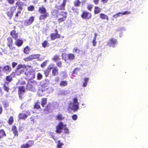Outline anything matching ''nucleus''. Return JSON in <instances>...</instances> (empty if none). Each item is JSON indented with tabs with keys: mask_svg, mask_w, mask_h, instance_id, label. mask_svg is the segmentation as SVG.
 <instances>
[{
	"mask_svg": "<svg viewBox=\"0 0 148 148\" xmlns=\"http://www.w3.org/2000/svg\"><path fill=\"white\" fill-rule=\"evenodd\" d=\"M26 72H25V74L26 75L27 78V79H34L35 77V73L34 71L32 69L26 68Z\"/></svg>",
	"mask_w": 148,
	"mask_h": 148,
	"instance_id": "nucleus-1",
	"label": "nucleus"
},
{
	"mask_svg": "<svg viewBox=\"0 0 148 148\" xmlns=\"http://www.w3.org/2000/svg\"><path fill=\"white\" fill-rule=\"evenodd\" d=\"M66 125L64 124L62 122H60L56 126V132L58 134H60L62 132L64 127H66Z\"/></svg>",
	"mask_w": 148,
	"mask_h": 148,
	"instance_id": "nucleus-2",
	"label": "nucleus"
},
{
	"mask_svg": "<svg viewBox=\"0 0 148 148\" xmlns=\"http://www.w3.org/2000/svg\"><path fill=\"white\" fill-rule=\"evenodd\" d=\"M81 16L82 19L86 20L90 19L92 17V15L91 13L84 10L82 12Z\"/></svg>",
	"mask_w": 148,
	"mask_h": 148,
	"instance_id": "nucleus-3",
	"label": "nucleus"
},
{
	"mask_svg": "<svg viewBox=\"0 0 148 148\" xmlns=\"http://www.w3.org/2000/svg\"><path fill=\"white\" fill-rule=\"evenodd\" d=\"M30 114L29 110L23 111L22 112L19 113L18 117L19 119H25Z\"/></svg>",
	"mask_w": 148,
	"mask_h": 148,
	"instance_id": "nucleus-4",
	"label": "nucleus"
},
{
	"mask_svg": "<svg viewBox=\"0 0 148 148\" xmlns=\"http://www.w3.org/2000/svg\"><path fill=\"white\" fill-rule=\"evenodd\" d=\"M118 43L117 39L114 38H111L109 39L107 42V45L110 47H114L115 45Z\"/></svg>",
	"mask_w": 148,
	"mask_h": 148,
	"instance_id": "nucleus-5",
	"label": "nucleus"
},
{
	"mask_svg": "<svg viewBox=\"0 0 148 148\" xmlns=\"http://www.w3.org/2000/svg\"><path fill=\"white\" fill-rule=\"evenodd\" d=\"M26 66L25 65H23L21 64H18L17 66L16 69L15 70V72L16 73V75L17 76L20 75L22 73L24 72V69H21L24 68H25Z\"/></svg>",
	"mask_w": 148,
	"mask_h": 148,
	"instance_id": "nucleus-6",
	"label": "nucleus"
},
{
	"mask_svg": "<svg viewBox=\"0 0 148 148\" xmlns=\"http://www.w3.org/2000/svg\"><path fill=\"white\" fill-rule=\"evenodd\" d=\"M73 104L71 109L74 112L77 111L79 108V103L78 102L77 99V98H74L73 100Z\"/></svg>",
	"mask_w": 148,
	"mask_h": 148,
	"instance_id": "nucleus-7",
	"label": "nucleus"
},
{
	"mask_svg": "<svg viewBox=\"0 0 148 148\" xmlns=\"http://www.w3.org/2000/svg\"><path fill=\"white\" fill-rule=\"evenodd\" d=\"M54 31L55 33H51L50 34L51 39L52 40H54L56 39H59L61 37L60 34L58 33V31L57 29H55Z\"/></svg>",
	"mask_w": 148,
	"mask_h": 148,
	"instance_id": "nucleus-8",
	"label": "nucleus"
},
{
	"mask_svg": "<svg viewBox=\"0 0 148 148\" xmlns=\"http://www.w3.org/2000/svg\"><path fill=\"white\" fill-rule=\"evenodd\" d=\"M7 46L9 47L11 50H13L15 49L14 47L13 46V40L11 37H8L7 38Z\"/></svg>",
	"mask_w": 148,
	"mask_h": 148,
	"instance_id": "nucleus-9",
	"label": "nucleus"
},
{
	"mask_svg": "<svg viewBox=\"0 0 148 148\" xmlns=\"http://www.w3.org/2000/svg\"><path fill=\"white\" fill-rule=\"evenodd\" d=\"M67 12H66L62 11L60 15L63 17L59 18L58 21L59 23H61L65 21L67 18Z\"/></svg>",
	"mask_w": 148,
	"mask_h": 148,
	"instance_id": "nucleus-10",
	"label": "nucleus"
},
{
	"mask_svg": "<svg viewBox=\"0 0 148 148\" xmlns=\"http://www.w3.org/2000/svg\"><path fill=\"white\" fill-rule=\"evenodd\" d=\"M48 84L47 82L44 83L41 85V90L42 92H44L46 91H47L48 93L50 92V91L49 90V88L48 87Z\"/></svg>",
	"mask_w": 148,
	"mask_h": 148,
	"instance_id": "nucleus-11",
	"label": "nucleus"
},
{
	"mask_svg": "<svg viewBox=\"0 0 148 148\" xmlns=\"http://www.w3.org/2000/svg\"><path fill=\"white\" fill-rule=\"evenodd\" d=\"M45 107V108L43 109V111L47 113H49L51 110L52 103L51 102H49Z\"/></svg>",
	"mask_w": 148,
	"mask_h": 148,
	"instance_id": "nucleus-12",
	"label": "nucleus"
},
{
	"mask_svg": "<svg viewBox=\"0 0 148 148\" xmlns=\"http://www.w3.org/2000/svg\"><path fill=\"white\" fill-rule=\"evenodd\" d=\"M16 10V8L15 6H13L11 7L10 10L7 13L8 16L10 17V18H11L13 16V13Z\"/></svg>",
	"mask_w": 148,
	"mask_h": 148,
	"instance_id": "nucleus-13",
	"label": "nucleus"
},
{
	"mask_svg": "<svg viewBox=\"0 0 148 148\" xmlns=\"http://www.w3.org/2000/svg\"><path fill=\"white\" fill-rule=\"evenodd\" d=\"M34 20V17L32 16L30 17L29 19L25 21L24 22V25L25 26H28L31 24Z\"/></svg>",
	"mask_w": 148,
	"mask_h": 148,
	"instance_id": "nucleus-14",
	"label": "nucleus"
},
{
	"mask_svg": "<svg viewBox=\"0 0 148 148\" xmlns=\"http://www.w3.org/2000/svg\"><path fill=\"white\" fill-rule=\"evenodd\" d=\"M18 93L19 97L22 99V93H24L25 91V89L24 86H19L18 87Z\"/></svg>",
	"mask_w": 148,
	"mask_h": 148,
	"instance_id": "nucleus-15",
	"label": "nucleus"
},
{
	"mask_svg": "<svg viewBox=\"0 0 148 148\" xmlns=\"http://www.w3.org/2000/svg\"><path fill=\"white\" fill-rule=\"evenodd\" d=\"M53 64L49 65V66L46 69L44 70V73L46 77L48 76L49 73L53 67Z\"/></svg>",
	"mask_w": 148,
	"mask_h": 148,
	"instance_id": "nucleus-16",
	"label": "nucleus"
},
{
	"mask_svg": "<svg viewBox=\"0 0 148 148\" xmlns=\"http://www.w3.org/2000/svg\"><path fill=\"white\" fill-rule=\"evenodd\" d=\"M10 35L15 40L17 39L18 38V33L14 30L11 31L10 33Z\"/></svg>",
	"mask_w": 148,
	"mask_h": 148,
	"instance_id": "nucleus-17",
	"label": "nucleus"
},
{
	"mask_svg": "<svg viewBox=\"0 0 148 148\" xmlns=\"http://www.w3.org/2000/svg\"><path fill=\"white\" fill-rule=\"evenodd\" d=\"M16 6H15L16 8H18V9L21 10L23 9V3L20 1H17L15 3Z\"/></svg>",
	"mask_w": 148,
	"mask_h": 148,
	"instance_id": "nucleus-18",
	"label": "nucleus"
},
{
	"mask_svg": "<svg viewBox=\"0 0 148 148\" xmlns=\"http://www.w3.org/2000/svg\"><path fill=\"white\" fill-rule=\"evenodd\" d=\"M52 69V75L53 76H56L58 75L59 74V70L58 68L56 67H55L54 68L53 67Z\"/></svg>",
	"mask_w": 148,
	"mask_h": 148,
	"instance_id": "nucleus-19",
	"label": "nucleus"
},
{
	"mask_svg": "<svg viewBox=\"0 0 148 148\" xmlns=\"http://www.w3.org/2000/svg\"><path fill=\"white\" fill-rule=\"evenodd\" d=\"M49 16V14L48 12L41 14L39 16V19L40 21L45 20L46 18Z\"/></svg>",
	"mask_w": 148,
	"mask_h": 148,
	"instance_id": "nucleus-20",
	"label": "nucleus"
},
{
	"mask_svg": "<svg viewBox=\"0 0 148 148\" xmlns=\"http://www.w3.org/2000/svg\"><path fill=\"white\" fill-rule=\"evenodd\" d=\"M3 71L5 72L9 73L12 71V68L8 65H6L3 66Z\"/></svg>",
	"mask_w": 148,
	"mask_h": 148,
	"instance_id": "nucleus-21",
	"label": "nucleus"
},
{
	"mask_svg": "<svg viewBox=\"0 0 148 148\" xmlns=\"http://www.w3.org/2000/svg\"><path fill=\"white\" fill-rule=\"evenodd\" d=\"M38 12L40 13L41 14H45V13H46L47 12L45 8L43 6L39 8Z\"/></svg>",
	"mask_w": 148,
	"mask_h": 148,
	"instance_id": "nucleus-22",
	"label": "nucleus"
},
{
	"mask_svg": "<svg viewBox=\"0 0 148 148\" xmlns=\"http://www.w3.org/2000/svg\"><path fill=\"white\" fill-rule=\"evenodd\" d=\"M15 42V44L18 47L21 46L23 43V41L22 40L17 39Z\"/></svg>",
	"mask_w": 148,
	"mask_h": 148,
	"instance_id": "nucleus-23",
	"label": "nucleus"
},
{
	"mask_svg": "<svg viewBox=\"0 0 148 148\" xmlns=\"http://www.w3.org/2000/svg\"><path fill=\"white\" fill-rule=\"evenodd\" d=\"M12 130L14 134V136H18V132L17 131L16 127L15 126H13L12 127Z\"/></svg>",
	"mask_w": 148,
	"mask_h": 148,
	"instance_id": "nucleus-24",
	"label": "nucleus"
},
{
	"mask_svg": "<svg viewBox=\"0 0 148 148\" xmlns=\"http://www.w3.org/2000/svg\"><path fill=\"white\" fill-rule=\"evenodd\" d=\"M47 98H43L41 99V105L42 107H44L45 106V105L47 103Z\"/></svg>",
	"mask_w": 148,
	"mask_h": 148,
	"instance_id": "nucleus-25",
	"label": "nucleus"
},
{
	"mask_svg": "<svg viewBox=\"0 0 148 148\" xmlns=\"http://www.w3.org/2000/svg\"><path fill=\"white\" fill-rule=\"evenodd\" d=\"M28 148L32 147L34 145V142L33 140H29L28 142L26 143Z\"/></svg>",
	"mask_w": 148,
	"mask_h": 148,
	"instance_id": "nucleus-26",
	"label": "nucleus"
},
{
	"mask_svg": "<svg viewBox=\"0 0 148 148\" xmlns=\"http://www.w3.org/2000/svg\"><path fill=\"white\" fill-rule=\"evenodd\" d=\"M101 11V9L98 6H95L94 7V12L95 14H97L100 12Z\"/></svg>",
	"mask_w": 148,
	"mask_h": 148,
	"instance_id": "nucleus-27",
	"label": "nucleus"
},
{
	"mask_svg": "<svg viewBox=\"0 0 148 148\" xmlns=\"http://www.w3.org/2000/svg\"><path fill=\"white\" fill-rule=\"evenodd\" d=\"M34 85L29 83H28L26 85V89L29 90H32L34 88Z\"/></svg>",
	"mask_w": 148,
	"mask_h": 148,
	"instance_id": "nucleus-28",
	"label": "nucleus"
},
{
	"mask_svg": "<svg viewBox=\"0 0 148 148\" xmlns=\"http://www.w3.org/2000/svg\"><path fill=\"white\" fill-rule=\"evenodd\" d=\"M100 18L102 19H106L107 20H108L109 19V17L108 16L104 14L101 13L99 14Z\"/></svg>",
	"mask_w": 148,
	"mask_h": 148,
	"instance_id": "nucleus-29",
	"label": "nucleus"
},
{
	"mask_svg": "<svg viewBox=\"0 0 148 148\" xmlns=\"http://www.w3.org/2000/svg\"><path fill=\"white\" fill-rule=\"evenodd\" d=\"M6 136L5 131L3 129L0 130V139Z\"/></svg>",
	"mask_w": 148,
	"mask_h": 148,
	"instance_id": "nucleus-30",
	"label": "nucleus"
},
{
	"mask_svg": "<svg viewBox=\"0 0 148 148\" xmlns=\"http://www.w3.org/2000/svg\"><path fill=\"white\" fill-rule=\"evenodd\" d=\"M30 51V48L29 46H26L24 49V53L27 54H29V53Z\"/></svg>",
	"mask_w": 148,
	"mask_h": 148,
	"instance_id": "nucleus-31",
	"label": "nucleus"
},
{
	"mask_svg": "<svg viewBox=\"0 0 148 148\" xmlns=\"http://www.w3.org/2000/svg\"><path fill=\"white\" fill-rule=\"evenodd\" d=\"M32 60L38 58L40 56L39 54H34L30 55Z\"/></svg>",
	"mask_w": 148,
	"mask_h": 148,
	"instance_id": "nucleus-32",
	"label": "nucleus"
},
{
	"mask_svg": "<svg viewBox=\"0 0 148 148\" xmlns=\"http://www.w3.org/2000/svg\"><path fill=\"white\" fill-rule=\"evenodd\" d=\"M68 84V82L66 81H62L60 84L59 85L61 87H65Z\"/></svg>",
	"mask_w": 148,
	"mask_h": 148,
	"instance_id": "nucleus-33",
	"label": "nucleus"
},
{
	"mask_svg": "<svg viewBox=\"0 0 148 148\" xmlns=\"http://www.w3.org/2000/svg\"><path fill=\"white\" fill-rule=\"evenodd\" d=\"M60 59V56L58 55H55L52 58V60L54 62H57Z\"/></svg>",
	"mask_w": 148,
	"mask_h": 148,
	"instance_id": "nucleus-34",
	"label": "nucleus"
},
{
	"mask_svg": "<svg viewBox=\"0 0 148 148\" xmlns=\"http://www.w3.org/2000/svg\"><path fill=\"white\" fill-rule=\"evenodd\" d=\"M40 102L38 101H37L34 103V108L37 109H39L40 108V106L39 105Z\"/></svg>",
	"mask_w": 148,
	"mask_h": 148,
	"instance_id": "nucleus-35",
	"label": "nucleus"
},
{
	"mask_svg": "<svg viewBox=\"0 0 148 148\" xmlns=\"http://www.w3.org/2000/svg\"><path fill=\"white\" fill-rule=\"evenodd\" d=\"M28 83H29L30 84H32L35 86L37 84V82L35 80H33V79H28Z\"/></svg>",
	"mask_w": 148,
	"mask_h": 148,
	"instance_id": "nucleus-36",
	"label": "nucleus"
},
{
	"mask_svg": "<svg viewBox=\"0 0 148 148\" xmlns=\"http://www.w3.org/2000/svg\"><path fill=\"white\" fill-rule=\"evenodd\" d=\"M69 60H73L75 59V56L74 54L72 53H69L67 54Z\"/></svg>",
	"mask_w": 148,
	"mask_h": 148,
	"instance_id": "nucleus-37",
	"label": "nucleus"
},
{
	"mask_svg": "<svg viewBox=\"0 0 148 148\" xmlns=\"http://www.w3.org/2000/svg\"><path fill=\"white\" fill-rule=\"evenodd\" d=\"M49 43L47 40H45L42 43V46L45 48H46L47 47L49 46Z\"/></svg>",
	"mask_w": 148,
	"mask_h": 148,
	"instance_id": "nucleus-38",
	"label": "nucleus"
},
{
	"mask_svg": "<svg viewBox=\"0 0 148 148\" xmlns=\"http://www.w3.org/2000/svg\"><path fill=\"white\" fill-rule=\"evenodd\" d=\"M73 3L75 6L78 7L80 5L81 2L79 0H76V1L74 2Z\"/></svg>",
	"mask_w": 148,
	"mask_h": 148,
	"instance_id": "nucleus-39",
	"label": "nucleus"
},
{
	"mask_svg": "<svg viewBox=\"0 0 148 148\" xmlns=\"http://www.w3.org/2000/svg\"><path fill=\"white\" fill-rule=\"evenodd\" d=\"M14 122V118L13 116H10L8 121V123L10 125L12 124Z\"/></svg>",
	"mask_w": 148,
	"mask_h": 148,
	"instance_id": "nucleus-40",
	"label": "nucleus"
},
{
	"mask_svg": "<svg viewBox=\"0 0 148 148\" xmlns=\"http://www.w3.org/2000/svg\"><path fill=\"white\" fill-rule=\"evenodd\" d=\"M84 80V82L83 83V87H86V86L88 82L89 78L88 77H85Z\"/></svg>",
	"mask_w": 148,
	"mask_h": 148,
	"instance_id": "nucleus-41",
	"label": "nucleus"
},
{
	"mask_svg": "<svg viewBox=\"0 0 148 148\" xmlns=\"http://www.w3.org/2000/svg\"><path fill=\"white\" fill-rule=\"evenodd\" d=\"M64 119V117L62 116V115L61 114H58L56 116V119L58 120H61Z\"/></svg>",
	"mask_w": 148,
	"mask_h": 148,
	"instance_id": "nucleus-42",
	"label": "nucleus"
},
{
	"mask_svg": "<svg viewBox=\"0 0 148 148\" xmlns=\"http://www.w3.org/2000/svg\"><path fill=\"white\" fill-rule=\"evenodd\" d=\"M64 145V143L61 142L60 140H58L57 141L56 147H62Z\"/></svg>",
	"mask_w": 148,
	"mask_h": 148,
	"instance_id": "nucleus-43",
	"label": "nucleus"
},
{
	"mask_svg": "<svg viewBox=\"0 0 148 148\" xmlns=\"http://www.w3.org/2000/svg\"><path fill=\"white\" fill-rule=\"evenodd\" d=\"M92 5L90 3L88 4L87 6V9L90 11H92Z\"/></svg>",
	"mask_w": 148,
	"mask_h": 148,
	"instance_id": "nucleus-44",
	"label": "nucleus"
},
{
	"mask_svg": "<svg viewBox=\"0 0 148 148\" xmlns=\"http://www.w3.org/2000/svg\"><path fill=\"white\" fill-rule=\"evenodd\" d=\"M6 81H8L9 82H11L12 80V77L10 75L7 76L6 77Z\"/></svg>",
	"mask_w": 148,
	"mask_h": 148,
	"instance_id": "nucleus-45",
	"label": "nucleus"
},
{
	"mask_svg": "<svg viewBox=\"0 0 148 148\" xmlns=\"http://www.w3.org/2000/svg\"><path fill=\"white\" fill-rule=\"evenodd\" d=\"M80 69V68H76L72 72L73 74H74L75 75H77V71H79Z\"/></svg>",
	"mask_w": 148,
	"mask_h": 148,
	"instance_id": "nucleus-46",
	"label": "nucleus"
},
{
	"mask_svg": "<svg viewBox=\"0 0 148 148\" xmlns=\"http://www.w3.org/2000/svg\"><path fill=\"white\" fill-rule=\"evenodd\" d=\"M27 9L28 11H32L34 9V7L33 5H31L27 8Z\"/></svg>",
	"mask_w": 148,
	"mask_h": 148,
	"instance_id": "nucleus-47",
	"label": "nucleus"
},
{
	"mask_svg": "<svg viewBox=\"0 0 148 148\" xmlns=\"http://www.w3.org/2000/svg\"><path fill=\"white\" fill-rule=\"evenodd\" d=\"M24 60L25 61H28L32 60L30 55L28 56L25 58Z\"/></svg>",
	"mask_w": 148,
	"mask_h": 148,
	"instance_id": "nucleus-48",
	"label": "nucleus"
},
{
	"mask_svg": "<svg viewBox=\"0 0 148 148\" xmlns=\"http://www.w3.org/2000/svg\"><path fill=\"white\" fill-rule=\"evenodd\" d=\"M42 78V75L40 73H38L37 75V78L38 80H40Z\"/></svg>",
	"mask_w": 148,
	"mask_h": 148,
	"instance_id": "nucleus-49",
	"label": "nucleus"
},
{
	"mask_svg": "<svg viewBox=\"0 0 148 148\" xmlns=\"http://www.w3.org/2000/svg\"><path fill=\"white\" fill-rule=\"evenodd\" d=\"M56 64L57 66L59 67H61L62 66V62L61 61L57 62Z\"/></svg>",
	"mask_w": 148,
	"mask_h": 148,
	"instance_id": "nucleus-50",
	"label": "nucleus"
},
{
	"mask_svg": "<svg viewBox=\"0 0 148 148\" xmlns=\"http://www.w3.org/2000/svg\"><path fill=\"white\" fill-rule=\"evenodd\" d=\"M63 130H64V132L65 133L68 134L69 133V130L66 126L64 127Z\"/></svg>",
	"mask_w": 148,
	"mask_h": 148,
	"instance_id": "nucleus-51",
	"label": "nucleus"
},
{
	"mask_svg": "<svg viewBox=\"0 0 148 148\" xmlns=\"http://www.w3.org/2000/svg\"><path fill=\"white\" fill-rule=\"evenodd\" d=\"M96 40V39H93L92 40V45L94 47L95 46L97 45V42Z\"/></svg>",
	"mask_w": 148,
	"mask_h": 148,
	"instance_id": "nucleus-52",
	"label": "nucleus"
},
{
	"mask_svg": "<svg viewBox=\"0 0 148 148\" xmlns=\"http://www.w3.org/2000/svg\"><path fill=\"white\" fill-rule=\"evenodd\" d=\"M8 3L10 4L13 5L14 3V0H6Z\"/></svg>",
	"mask_w": 148,
	"mask_h": 148,
	"instance_id": "nucleus-53",
	"label": "nucleus"
},
{
	"mask_svg": "<svg viewBox=\"0 0 148 148\" xmlns=\"http://www.w3.org/2000/svg\"><path fill=\"white\" fill-rule=\"evenodd\" d=\"M47 61H45L43 62L40 65L42 68H43L46 65Z\"/></svg>",
	"mask_w": 148,
	"mask_h": 148,
	"instance_id": "nucleus-54",
	"label": "nucleus"
},
{
	"mask_svg": "<svg viewBox=\"0 0 148 148\" xmlns=\"http://www.w3.org/2000/svg\"><path fill=\"white\" fill-rule=\"evenodd\" d=\"M58 13V11L57 10H53L51 12L53 16H56L55 14H57Z\"/></svg>",
	"mask_w": 148,
	"mask_h": 148,
	"instance_id": "nucleus-55",
	"label": "nucleus"
},
{
	"mask_svg": "<svg viewBox=\"0 0 148 148\" xmlns=\"http://www.w3.org/2000/svg\"><path fill=\"white\" fill-rule=\"evenodd\" d=\"M71 9L74 12H76L77 14H78V11H77V10H78L77 9L75 8L74 7H72L71 8Z\"/></svg>",
	"mask_w": 148,
	"mask_h": 148,
	"instance_id": "nucleus-56",
	"label": "nucleus"
},
{
	"mask_svg": "<svg viewBox=\"0 0 148 148\" xmlns=\"http://www.w3.org/2000/svg\"><path fill=\"white\" fill-rule=\"evenodd\" d=\"M17 63L15 62H12V67L13 68H14L17 65Z\"/></svg>",
	"mask_w": 148,
	"mask_h": 148,
	"instance_id": "nucleus-57",
	"label": "nucleus"
},
{
	"mask_svg": "<svg viewBox=\"0 0 148 148\" xmlns=\"http://www.w3.org/2000/svg\"><path fill=\"white\" fill-rule=\"evenodd\" d=\"M72 119L74 120H76L77 119V116L76 114H73L72 116Z\"/></svg>",
	"mask_w": 148,
	"mask_h": 148,
	"instance_id": "nucleus-58",
	"label": "nucleus"
},
{
	"mask_svg": "<svg viewBox=\"0 0 148 148\" xmlns=\"http://www.w3.org/2000/svg\"><path fill=\"white\" fill-rule=\"evenodd\" d=\"M73 51H74V52H77L78 53H79V52H80V50L79 49L77 48H74L73 49Z\"/></svg>",
	"mask_w": 148,
	"mask_h": 148,
	"instance_id": "nucleus-59",
	"label": "nucleus"
},
{
	"mask_svg": "<svg viewBox=\"0 0 148 148\" xmlns=\"http://www.w3.org/2000/svg\"><path fill=\"white\" fill-rule=\"evenodd\" d=\"M4 90L5 91H6L7 92H9V88L8 87L6 86L5 85L4 86Z\"/></svg>",
	"mask_w": 148,
	"mask_h": 148,
	"instance_id": "nucleus-60",
	"label": "nucleus"
},
{
	"mask_svg": "<svg viewBox=\"0 0 148 148\" xmlns=\"http://www.w3.org/2000/svg\"><path fill=\"white\" fill-rule=\"evenodd\" d=\"M21 148H28L26 143L22 144L21 146Z\"/></svg>",
	"mask_w": 148,
	"mask_h": 148,
	"instance_id": "nucleus-61",
	"label": "nucleus"
},
{
	"mask_svg": "<svg viewBox=\"0 0 148 148\" xmlns=\"http://www.w3.org/2000/svg\"><path fill=\"white\" fill-rule=\"evenodd\" d=\"M10 75L11 76H12L13 77H14L16 75V73L15 71L12 72Z\"/></svg>",
	"mask_w": 148,
	"mask_h": 148,
	"instance_id": "nucleus-62",
	"label": "nucleus"
},
{
	"mask_svg": "<svg viewBox=\"0 0 148 148\" xmlns=\"http://www.w3.org/2000/svg\"><path fill=\"white\" fill-rule=\"evenodd\" d=\"M94 3L95 5H97L98 4L99 0H92Z\"/></svg>",
	"mask_w": 148,
	"mask_h": 148,
	"instance_id": "nucleus-63",
	"label": "nucleus"
},
{
	"mask_svg": "<svg viewBox=\"0 0 148 148\" xmlns=\"http://www.w3.org/2000/svg\"><path fill=\"white\" fill-rule=\"evenodd\" d=\"M54 81L56 82H58L59 81V77H56L54 79Z\"/></svg>",
	"mask_w": 148,
	"mask_h": 148,
	"instance_id": "nucleus-64",
	"label": "nucleus"
}]
</instances>
